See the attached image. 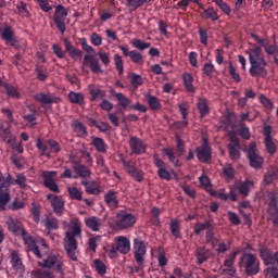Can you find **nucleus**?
<instances>
[{"instance_id": "53", "label": "nucleus", "mask_w": 278, "mask_h": 278, "mask_svg": "<svg viewBox=\"0 0 278 278\" xmlns=\"http://www.w3.org/2000/svg\"><path fill=\"white\" fill-rule=\"evenodd\" d=\"M35 71L37 73V79H39V81H46L47 77H49V75L47 74V67L42 65H36Z\"/></svg>"}, {"instance_id": "6", "label": "nucleus", "mask_w": 278, "mask_h": 278, "mask_svg": "<svg viewBox=\"0 0 278 278\" xmlns=\"http://www.w3.org/2000/svg\"><path fill=\"white\" fill-rule=\"evenodd\" d=\"M40 266H42V268H53L60 277H64V261H62V256L58 253H52L47 256V258H43Z\"/></svg>"}, {"instance_id": "29", "label": "nucleus", "mask_w": 278, "mask_h": 278, "mask_svg": "<svg viewBox=\"0 0 278 278\" xmlns=\"http://www.w3.org/2000/svg\"><path fill=\"white\" fill-rule=\"evenodd\" d=\"M72 168L78 175V177H81L83 179H90L92 175V172L86 167V165L80 163H74Z\"/></svg>"}, {"instance_id": "4", "label": "nucleus", "mask_w": 278, "mask_h": 278, "mask_svg": "<svg viewBox=\"0 0 278 278\" xmlns=\"http://www.w3.org/2000/svg\"><path fill=\"white\" fill-rule=\"evenodd\" d=\"M239 268H242L249 277L260 273V258L253 253L243 252L239 260Z\"/></svg>"}, {"instance_id": "55", "label": "nucleus", "mask_w": 278, "mask_h": 278, "mask_svg": "<svg viewBox=\"0 0 278 278\" xmlns=\"http://www.w3.org/2000/svg\"><path fill=\"white\" fill-rule=\"evenodd\" d=\"M175 173H173V172L170 173V172L166 170V167L157 169V175H159L160 179H164L165 181L173 180V175Z\"/></svg>"}, {"instance_id": "13", "label": "nucleus", "mask_w": 278, "mask_h": 278, "mask_svg": "<svg viewBox=\"0 0 278 278\" xmlns=\"http://www.w3.org/2000/svg\"><path fill=\"white\" fill-rule=\"evenodd\" d=\"M41 177L43 179V186L48 188V190H51V192H60V187L58 186V182H55V179L58 178V172L55 170H43L41 172Z\"/></svg>"}, {"instance_id": "11", "label": "nucleus", "mask_w": 278, "mask_h": 278, "mask_svg": "<svg viewBox=\"0 0 278 278\" xmlns=\"http://www.w3.org/2000/svg\"><path fill=\"white\" fill-rule=\"evenodd\" d=\"M248 159L250 162V166L258 170L264 165V157L260 155V151H257V146L255 143H250L248 149Z\"/></svg>"}, {"instance_id": "41", "label": "nucleus", "mask_w": 278, "mask_h": 278, "mask_svg": "<svg viewBox=\"0 0 278 278\" xmlns=\"http://www.w3.org/2000/svg\"><path fill=\"white\" fill-rule=\"evenodd\" d=\"M229 189V193L219 192V199H222V201H238V192H236V188L230 187Z\"/></svg>"}, {"instance_id": "50", "label": "nucleus", "mask_w": 278, "mask_h": 278, "mask_svg": "<svg viewBox=\"0 0 278 278\" xmlns=\"http://www.w3.org/2000/svg\"><path fill=\"white\" fill-rule=\"evenodd\" d=\"M229 149V155L231 157V160H233L235 162L240 160V146L237 144H229L228 146Z\"/></svg>"}, {"instance_id": "18", "label": "nucleus", "mask_w": 278, "mask_h": 278, "mask_svg": "<svg viewBox=\"0 0 278 278\" xmlns=\"http://www.w3.org/2000/svg\"><path fill=\"white\" fill-rule=\"evenodd\" d=\"M264 142L267 153L269 155H275L277 153V144H275V141H273V127L271 126H265L264 127Z\"/></svg>"}, {"instance_id": "52", "label": "nucleus", "mask_w": 278, "mask_h": 278, "mask_svg": "<svg viewBox=\"0 0 278 278\" xmlns=\"http://www.w3.org/2000/svg\"><path fill=\"white\" fill-rule=\"evenodd\" d=\"M47 144L49 149V155H51V153H60V151H62L60 143L53 139H49Z\"/></svg>"}, {"instance_id": "31", "label": "nucleus", "mask_w": 278, "mask_h": 278, "mask_svg": "<svg viewBox=\"0 0 278 278\" xmlns=\"http://www.w3.org/2000/svg\"><path fill=\"white\" fill-rule=\"evenodd\" d=\"M253 181L247 179L245 181L241 182L240 185H238L236 187V190H238L239 194H241V197H249V192H251V190H253Z\"/></svg>"}, {"instance_id": "63", "label": "nucleus", "mask_w": 278, "mask_h": 278, "mask_svg": "<svg viewBox=\"0 0 278 278\" xmlns=\"http://www.w3.org/2000/svg\"><path fill=\"white\" fill-rule=\"evenodd\" d=\"M203 73L206 75V77H214V64L212 63H205L203 65Z\"/></svg>"}, {"instance_id": "36", "label": "nucleus", "mask_w": 278, "mask_h": 278, "mask_svg": "<svg viewBox=\"0 0 278 278\" xmlns=\"http://www.w3.org/2000/svg\"><path fill=\"white\" fill-rule=\"evenodd\" d=\"M88 89L91 94V101H97V99H103L105 97V91L101 90L97 85H89Z\"/></svg>"}, {"instance_id": "42", "label": "nucleus", "mask_w": 278, "mask_h": 278, "mask_svg": "<svg viewBox=\"0 0 278 278\" xmlns=\"http://www.w3.org/2000/svg\"><path fill=\"white\" fill-rule=\"evenodd\" d=\"M67 192L70 194V199H73V201H81L84 197V191L77 187H68Z\"/></svg>"}, {"instance_id": "51", "label": "nucleus", "mask_w": 278, "mask_h": 278, "mask_svg": "<svg viewBox=\"0 0 278 278\" xmlns=\"http://www.w3.org/2000/svg\"><path fill=\"white\" fill-rule=\"evenodd\" d=\"M131 45L139 51H144L151 47V42L142 41L141 39H132Z\"/></svg>"}, {"instance_id": "38", "label": "nucleus", "mask_w": 278, "mask_h": 278, "mask_svg": "<svg viewBox=\"0 0 278 278\" xmlns=\"http://www.w3.org/2000/svg\"><path fill=\"white\" fill-rule=\"evenodd\" d=\"M93 268L100 277H104V275L108 274V267L105 266V263L101 261L100 258L93 260Z\"/></svg>"}, {"instance_id": "33", "label": "nucleus", "mask_w": 278, "mask_h": 278, "mask_svg": "<svg viewBox=\"0 0 278 278\" xmlns=\"http://www.w3.org/2000/svg\"><path fill=\"white\" fill-rule=\"evenodd\" d=\"M68 100L71 103H74L76 105H86V97H84V93L81 92L71 91L68 93Z\"/></svg>"}, {"instance_id": "19", "label": "nucleus", "mask_w": 278, "mask_h": 278, "mask_svg": "<svg viewBox=\"0 0 278 278\" xmlns=\"http://www.w3.org/2000/svg\"><path fill=\"white\" fill-rule=\"evenodd\" d=\"M41 225H43L48 236H51L52 231H58V229H60V220L52 214L45 215Z\"/></svg>"}, {"instance_id": "22", "label": "nucleus", "mask_w": 278, "mask_h": 278, "mask_svg": "<svg viewBox=\"0 0 278 278\" xmlns=\"http://www.w3.org/2000/svg\"><path fill=\"white\" fill-rule=\"evenodd\" d=\"M84 223L90 231L99 232L103 227V219L97 216L85 217Z\"/></svg>"}, {"instance_id": "47", "label": "nucleus", "mask_w": 278, "mask_h": 278, "mask_svg": "<svg viewBox=\"0 0 278 278\" xmlns=\"http://www.w3.org/2000/svg\"><path fill=\"white\" fill-rule=\"evenodd\" d=\"M231 250V241H222L217 243L216 253L217 255H220V253H227V251Z\"/></svg>"}, {"instance_id": "15", "label": "nucleus", "mask_w": 278, "mask_h": 278, "mask_svg": "<svg viewBox=\"0 0 278 278\" xmlns=\"http://www.w3.org/2000/svg\"><path fill=\"white\" fill-rule=\"evenodd\" d=\"M12 201L10 195V186L3 180V175L0 174V210L3 212L5 205Z\"/></svg>"}, {"instance_id": "9", "label": "nucleus", "mask_w": 278, "mask_h": 278, "mask_svg": "<svg viewBox=\"0 0 278 278\" xmlns=\"http://www.w3.org/2000/svg\"><path fill=\"white\" fill-rule=\"evenodd\" d=\"M132 253L136 264L147 262V244L142 241V239L137 238L134 240Z\"/></svg>"}, {"instance_id": "28", "label": "nucleus", "mask_w": 278, "mask_h": 278, "mask_svg": "<svg viewBox=\"0 0 278 278\" xmlns=\"http://www.w3.org/2000/svg\"><path fill=\"white\" fill-rule=\"evenodd\" d=\"M104 201L110 210H118V193L114 190L108 191Z\"/></svg>"}, {"instance_id": "8", "label": "nucleus", "mask_w": 278, "mask_h": 278, "mask_svg": "<svg viewBox=\"0 0 278 278\" xmlns=\"http://www.w3.org/2000/svg\"><path fill=\"white\" fill-rule=\"evenodd\" d=\"M240 254V250L230 251L224 260V269L222 270L223 275H228L229 277L236 276V258Z\"/></svg>"}, {"instance_id": "64", "label": "nucleus", "mask_w": 278, "mask_h": 278, "mask_svg": "<svg viewBox=\"0 0 278 278\" xmlns=\"http://www.w3.org/2000/svg\"><path fill=\"white\" fill-rule=\"evenodd\" d=\"M264 275L267 278H278V268L277 267H267L264 270Z\"/></svg>"}, {"instance_id": "32", "label": "nucleus", "mask_w": 278, "mask_h": 278, "mask_svg": "<svg viewBox=\"0 0 278 278\" xmlns=\"http://www.w3.org/2000/svg\"><path fill=\"white\" fill-rule=\"evenodd\" d=\"M148 105L153 110L154 112H157L162 110V103L160 102V99L155 96H151L150 93H147L144 97Z\"/></svg>"}, {"instance_id": "24", "label": "nucleus", "mask_w": 278, "mask_h": 278, "mask_svg": "<svg viewBox=\"0 0 278 278\" xmlns=\"http://www.w3.org/2000/svg\"><path fill=\"white\" fill-rule=\"evenodd\" d=\"M80 184L85 187L87 194H94L97 197L101 192V184L99 181L81 180Z\"/></svg>"}, {"instance_id": "46", "label": "nucleus", "mask_w": 278, "mask_h": 278, "mask_svg": "<svg viewBox=\"0 0 278 278\" xmlns=\"http://www.w3.org/2000/svg\"><path fill=\"white\" fill-rule=\"evenodd\" d=\"M4 90L8 94V97H11V99H21V92H18V89L10 84L4 85Z\"/></svg>"}, {"instance_id": "54", "label": "nucleus", "mask_w": 278, "mask_h": 278, "mask_svg": "<svg viewBox=\"0 0 278 278\" xmlns=\"http://www.w3.org/2000/svg\"><path fill=\"white\" fill-rule=\"evenodd\" d=\"M126 1H127L128 8L136 11L139 8H142V5H144V3H149V1H151V0H126Z\"/></svg>"}, {"instance_id": "3", "label": "nucleus", "mask_w": 278, "mask_h": 278, "mask_svg": "<svg viewBox=\"0 0 278 278\" xmlns=\"http://www.w3.org/2000/svg\"><path fill=\"white\" fill-rule=\"evenodd\" d=\"M247 55H249L250 66V75L252 77H266L268 75V71L266 67L268 66V62L264 58V51L257 45H252V47L245 50Z\"/></svg>"}, {"instance_id": "14", "label": "nucleus", "mask_w": 278, "mask_h": 278, "mask_svg": "<svg viewBox=\"0 0 278 278\" xmlns=\"http://www.w3.org/2000/svg\"><path fill=\"white\" fill-rule=\"evenodd\" d=\"M10 264L12 270L17 273L18 275H23L25 273V265L23 264V257L16 250H11L9 255Z\"/></svg>"}, {"instance_id": "45", "label": "nucleus", "mask_w": 278, "mask_h": 278, "mask_svg": "<svg viewBox=\"0 0 278 278\" xmlns=\"http://www.w3.org/2000/svg\"><path fill=\"white\" fill-rule=\"evenodd\" d=\"M198 110L202 117L207 116V114H210V104L207 103V99H199Z\"/></svg>"}, {"instance_id": "57", "label": "nucleus", "mask_w": 278, "mask_h": 278, "mask_svg": "<svg viewBox=\"0 0 278 278\" xmlns=\"http://www.w3.org/2000/svg\"><path fill=\"white\" fill-rule=\"evenodd\" d=\"M114 64H115V68L118 73V75H123L124 73V64H123V58L119 56L118 54L114 55Z\"/></svg>"}, {"instance_id": "37", "label": "nucleus", "mask_w": 278, "mask_h": 278, "mask_svg": "<svg viewBox=\"0 0 278 278\" xmlns=\"http://www.w3.org/2000/svg\"><path fill=\"white\" fill-rule=\"evenodd\" d=\"M182 81L186 90L188 92H194V85H192V81H194V77H192V74L185 73L182 74Z\"/></svg>"}, {"instance_id": "25", "label": "nucleus", "mask_w": 278, "mask_h": 278, "mask_svg": "<svg viewBox=\"0 0 278 278\" xmlns=\"http://www.w3.org/2000/svg\"><path fill=\"white\" fill-rule=\"evenodd\" d=\"M129 147L136 155H142V153L147 151V146H144V142H142L138 137H130Z\"/></svg>"}, {"instance_id": "34", "label": "nucleus", "mask_w": 278, "mask_h": 278, "mask_svg": "<svg viewBox=\"0 0 278 278\" xmlns=\"http://www.w3.org/2000/svg\"><path fill=\"white\" fill-rule=\"evenodd\" d=\"M92 146L98 151V153H106L108 152V143L100 137H91Z\"/></svg>"}, {"instance_id": "23", "label": "nucleus", "mask_w": 278, "mask_h": 278, "mask_svg": "<svg viewBox=\"0 0 278 278\" xmlns=\"http://www.w3.org/2000/svg\"><path fill=\"white\" fill-rule=\"evenodd\" d=\"M261 257L265 266H278V251L270 253L268 250H261Z\"/></svg>"}, {"instance_id": "21", "label": "nucleus", "mask_w": 278, "mask_h": 278, "mask_svg": "<svg viewBox=\"0 0 278 278\" xmlns=\"http://www.w3.org/2000/svg\"><path fill=\"white\" fill-rule=\"evenodd\" d=\"M90 68L93 73H103L101 68V64L99 63V59L94 58V55L86 54L83 60V70Z\"/></svg>"}, {"instance_id": "48", "label": "nucleus", "mask_w": 278, "mask_h": 278, "mask_svg": "<svg viewBox=\"0 0 278 278\" xmlns=\"http://www.w3.org/2000/svg\"><path fill=\"white\" fill-rule=\"evenodd\" d=\"M211 227H212V224H210V222L197 223L193 228V232L195 233V236H199L202 231L210 230Z\"/></svg>"}, {"instance_id": "7", "label": "nucleus", "mask_w": 278, "mask_h": 278, "mask_svg": "<svg viewBox=\"0 0 278 278\" xmlns=\"http://www.w3.org/2000/svg\"><path fill=\"white\" fill-rule=\"evenodd\" d=\"M115 225L118 229H129L136 225V216L127 211H118L115 216Z\"/></svg>"}, {"instance_id": "59", "label": "nucleus", "mask_w": 278, "mask_h": 278, "mask_svg": "<svg viewBox=\"0 0 278 278\" xmlns=\"http://www.w3.org/2000/svg\"><path fill=\"white\" fill-rule=\"evenodd\" d=\"M99 242H101V236L91 237L89 239V249L93 253H97V247H99Z\"/></svg>"}, {"instance_id": "49", "label": "nucleus", "mask_w": 278, "mask_h": 278, "mask_svg": "<svg viewBox=\"0 0 278 278\" xmlns=\"http://www.w3.org/2000/svg\"><path fill=\"white\" fill-rule=\"evenodd\" d=\"M212 2L215 3L224 14H227V16L231 14V8L224 0H212Z\"/></svg>"}, {"instance_id": "61", "label": "nucleus", "mask_w": 278, "mask_h": 278, "mask_svg": "<svg viewBox=\"0 0 278 278\" xmlns=\"http://www.w3.org/2000/svg\"><path fill=\"white\" fill-rule=\"evenodd\" d=\"M130 84L132 86V88H138L139 86H142L143 81H142V76L138 75V74H130Z\"/></svg>"}, {"instance_id": "5", "label": "nucleus", "mask_w": 278, "mask_h": 278, "mask_svg": "<svg viewBox=\"0 0 278 278\" xmlns=\"http://www.w3.org/2000/svg\"><path fill=\"white\" fill-rule=\"evenodd\" d=\"M131 251V243L127 237H116L114 239V243L111 245V249L108 251V255L111 260H116L118 257V253L122 255H127Z\"/></svg>"}, {"instance_id": "27", "label": "nucleus", "mask_w": 278, "mask_h": 278, "mask_svg": "<svg viewBox=\"0 0 278 278\" xmlns=\"http://www.w3.org/2000/svg\"><path fill=\"white\" fill-rule=\"evenodd\" d=\"M197 264L201 266L204 262H207L212 257V251L205 247H199L195 250Z\"/></svg>"}, {"instance_id": "30", "label": "nucleus", "mask_w": 278, "mask_h": 278, "mask_svg": "<svg viewBox=\"0 0 278 278\" xmlns=\"http://www.w3.org/2000/svg\"><path fill=\"white\" fill-rule=\"evenodd\" d=\"M71 127L75 135L78 136V138H84V136H88V130L86 129V126L84 123L79 122V119L72 121Z\"/></svg>"}, {"instance_id": "60", "label": "nucleus", "mask_w": 278, "mask_h": 278, "mask_svg": "<svg viewBox=\"0 0 278 278\" xmlns=\"http://www.w3.org/2000/svg\"><path fill=\"white\" fill-rule=\"evenodd\" d=\"M265 199L268 205H277V193L275 191H267Z\"/></svg>"}, {"instance_id": "58", "label": "nucleus", "mask_w": 278, "mask_h": 278, "mask_svg": "<svg viewBox=\"0 0 278 278\" xmlns=\"http://www.w3.org/2000/svg\"><path fill=\"white\" fill-rule=\"evenodd\" d=\"M36 147L39 151H41V155H47L49 157V143H45L42 140L38 139Z\"/></svg>"}, {"instance_id": "1", "label": "nucleus", "mask_w": 278, "mask_h": 278, "mask_svg": "<svg viewBox=\"0 0 278 278\" xmlns=\"http://www.w3.org/2000/svg\"><path fill=\"white\" fill-rule=\"evenodd\" d=\"M7 227L13 236H21L24 244H26L28 250L31 251L39 260H42V257L49 253V245L47 244V241L40 237L34 239V237L25 230L21 220L9 217L7 219Z\"/></svg>"}, {"instance_id": "40", "label": "nucleus", "mask_w": 278, "mask_h": 278, "mask_svg": "<svg viewBox=\"0 0 278 278\" xmlns=\"http://www.w3.org/2000/svg\"><path fill=\"white\" fill-rule=\"evenodd\" d=\"M181 222H179L178 219H173L169 224V229H170V233L172 236H174V238H178L181 239V230H180V226Z\"/></svg>"}, {"instance_id": "2", "label": "nucleus", "mask_w": 278, "mask_h": 278, "mask_svg": "<svg viewBox=\"0 0 278 278\" xmlns=\"http://www.w3.org/2000/svg\"><path fill=\"white\" fill-rule=\"evenodd\" d=\"M63 225L67 229L63 239L64 250L72 262H77V240H81L83 238L81 220L79 218H73L70 223L63 222Z\"/></svg>"}, {"instance_id": "44", "label": "nucleus", "mask_w": 278, "mask_h": 278, "mask_svg": "<svg viewBox=\"0 0 278 278\" xmlns=\"http://www.w3.org/2000/svg\"><path fill=\"white\" fill-rule=\"evenodd\" d=\"M223 177L227 180V181H231V179H233L235 175H236V169H233V167L231 166V164H226L223 166V173H222Z\"/></svg>"}, {"instance_id": "56", "label": "nucleus", "mask_w": 278, "mask_h": 278, "mask_svg": "<svg viewBox=\"0 0 278 278\" xmlns=\"http://www.w3.org/2000/svg\"><path fill=\"white\" fill-rule=\"evenodd\" d=\"M33 277H35V278H55V276L51 271L45 270V269L33 271Z\"/></svg>"}, {"instance_id": "12", "label": "nucleus", "mask_w": 278, "mask_h": 278, "mask_svg": "<svg viewBox=\"0 0 278 278\" xmlns=\"http://www.w3.org/2000/svg\"><path fill=\"white\" fill-rule=\"evenodd\" d=\"M68 16V12L66 9L62 5L59 4L55 8L54 11V25L61 31V34H64L66 31V17Z\"/></svg>"}, {"instance_id": "17", "label": "nucleus", "mask_w": 278, "mask_h": 278, "mask_svg": "<svg viewBox=\"0 0 278 278\" xmlns=\"http://www.w3.org/2000/svg\"><path fill=\"white\" fill-rule=\"evenodd\" d=\"M34 101L40 103L41 105H52V103H60L62 100L51 92H38L33 96Z\"/></svg>"}, {"instance_id": "20", "label": "nucleus", "mask_w": 278, "mask_h": 278, "mask_svg": "<svg viewBox=\"0 0 278 278\" xmlns=\"http://www.w3.org/2000/svg\"><path fill=\"white\" fill-rule=\"evenodd\" d=\"M197 157L200 162L207 163L212 160V148L206 138H203V146L197 148Z\"/></svg>"}, {"instance_id": "10", "label": "nucleus", "mask_w": 278, "mask_h": 278, "mask_svg": "<svg viewBox=\"0 0 278 278\" xmlns=\"http://www.w3.org/2000/svg\"><path fill=\"white\" fill-rule=\"evenodd\" d=\"M0 34H1L2 40H4L5 45H10L11 47H13V49H21V45L18 43V40L16 39V35H14V30L12 29V26L4 24L0 28Z\"/></svg>"}, {"instance_id": "62", "label": "nucleus", "mask_w": 278, "mask_h": 278, "mask_svg": "<svg viewBox=\"0 0 278 278\" xmlns=\"http://www.w3.org/2000/svg\"><path fill=\"white\" fill-rule=\"evenodd\" d=\"M129 58L135 64H142V55L140 54V52L132 50L130 51Z\"/></svg>"}, {"instance_id": "16", "label": "nucleus", "mask_w": 278, "mask_h": 278, "mask_svg": "<svg viewBox=\"0 0 278 278\" xmlns=\"http://www.w3.org/2000/svg\"><path fill=\"white\" fill-rule=\"evenodd\" d=\"M47 200L50 202V205L56 216H62L64 214V199L61 195L53 193L47 194Z\"/></svg>"}, {"instance_id": "43", "label": "nucleus", "mask_w": 278, "mask_h": 278, "mask_svg": "<svg viewBox=\"0 0 278 278\" xmlns=\"http://www.w3.org/2000/svg\"><path fill=\"white\" fill-rule=\"evenodd\" d=\"M163 153H164V155H166V157L168 159L170 164H173L174 166H181V163H179V160L175 155V152L173 151V149L165 148V149H163Z\"/></svg>"}, {"instance_id": "39", "label": "nucleus", "mask_w": 278, "mask_h": 278, "mask_svg": "<svg viewBox=\"0 0 278 278\" xmlns=\"http://www.w3.org/2000/svg\"><path fill=\"white\" fill-rule=\"evenodd\" d=\"M115 99L118 101V104L123 110H127V108H131V99L127 98L124 93H115Z\"/></svg>"}, {"instance_id": "26", "label": "nucleus", "mask_w": 278, "mask_h": 278, "mask_svg": "<svg viewBox=\"0 0 278 278\" xmlns=\"http://www.w3.org/2000/svg\"><path fill=\"white\" fill-rule=\"evenodd\" d=\"M3 181L8 184V186H18L22 189L27 188V177H25L23 174H18L16 176V179H13L12 176L3 177Z\"/></svg>"}, {"instance_id": "35", "label": "nucleus", "mask_w": 278, "mask_h": 278, "mask_svg": "<svg viewBox=\"0 0 278 278\" xmlns=\"http://www.w3.org/2000/svg\"><path fill=\"white\" fill-rule=\"evenodd\" d=\"M203 12L201 13V17L204 18L205 21L210 20L213 22L218 21V11L215 10L214 8H208V9H202Z\"/></svg>"}]
</instances>
